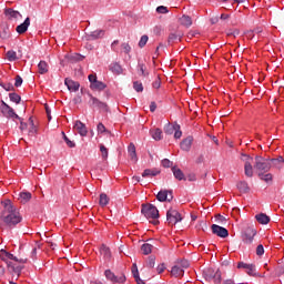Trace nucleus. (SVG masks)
<instances>
[{
  "label": "nucleus",
  "instance_id": "473e14b6",
  "mask_svg": "<svg viewBox=\"0 0 284 284\" xmlns=\"http://www.w3.org/2000/svg\"><path fill=\"white\" fill-rule=\"evenodd\" d=\"M132 274L133 278L138 284H145V282H143V280H141V277L139 276V268L136 267V264H133L132 266Z\"/></svg>",
  "mask_w": 284,
  "mask_h": 284
},
{
  "label": "nucleus",
  "instance_id": "5fc2aeb1",
  "mask_svg": "<svg viewBox=\"0 0 284 284\" xmlns=\"http://www.w3.org/2000/svg\"><path fill=\"white\" fill-rule=\"evenodd\" d=\"M1 39H10V29L6 28L3 32L0 34Z\"/></svg>",
  "mask_w": 284,
  "mask_h": 284
},
{
  "label": "nucleus",
  "instance_id": "052dcab7",
  "mask_svg": "<svg viewBox=\"0 0 284 284\" xmlns=\"http://www.w3.org/2000/svg\"><path fill=\"white\" fill-rule=\"evenodd\" d=\"M156 272H158V274H163L165 272V264H160L156 267Z\"/></svg>",
  "mask_w": 284,
  "mask_h": 284
},
{
  "label": "nucleus",
  "instance_id": "e433bc0d",
  "mask_svg": "<svg viewBox=\"0 0 284 284\" xmlns=\"http://www.w3.org/2000/svg\"><path fill=\"white\" fill-rule=\"evenodd\" d=\"M153 245L150 244V243H144L142 246H141V251L142 253L148 256V254H152V250H153Z\"/></svg>",
  "mask_w": 284,
  "mask_h": 284
},
{
  "label": "nucleus",
  "instance_id": "bb28decb",
  "mask_svg": "<svg viewBox=\"0 0 284 284\" xmlns=\"http://www.w3.org/2000/svg\"><path fill=\"white\" fill-rule=\"evenodd\" d=\"M173 176L178 179V181H185V174H183V171L181 169L173 166L172 169Z\"/></svg>",
  "mask_w": 284,
  "mask_h": 284
},
{
  "label": "nucleus",
  "instance_id": "0e129e2a",
  "mask_svg": "<svg viewBox=\"0 0 284 284\" xmlns=\"http://www.w3.org/2000/svg\"><path fill=\"white\" fill-rule=\"evenodd\" d=\"M182 135H183V132H181V130L176 129L174 131V139H181Z\"/></svg>",
  "mask_w": 284,
  "mask_h": 284
},
{
  "label": "nucleus",
  "instance_id": "c03bdc74",
  "mask_svg": "<svg viewBox=\"0 0 284 284\" xmlns=\"http://www.w3.org/2000/svg\"><path fill=\"white\" fill-rule=\"evenodd\" d=\"M100 152L102 154L103 161H108V148H105L103 144H100Z\"/></svg>",
  "mask_w": 284,
  "mask_h": 284
},
{
  "label": "nucleus",
  "instance_id": "69168bd1",
  "mask_svg": "<svg viewBox=\"0 0 284 284\" xmlns=\"http://www.w3.org/2000/svg\"><path fill=\"white\" fill-rule=\"evenodd\" d=\"M215 219H216V221H219V223H225V216H223V215H221V214H217L216 216H215Z\"/></svg>",
  "mask_w": 284,
  "mask_h": 284
},
{
  "label": "nucleus",
  "instance_id": "a18cd8bd",
  "mask_svg": "<svg viewBox=\"0 0 284 284\" xmlns=\"http://www.w3.org/2000/svg\"><path fill=\"white\" fill-rule=\"evenodd\" d=\"M149 39L150 38L148 36H142L139 41V48H145V45H148Z\"/></svg>",
  "mask_w": 284,
  "mask_h": 284
},
{
  "label": "nucleus",
  "instance_id": "a19ab883",
  "mask_svg": "<svg viewBox=\"0 0 284 284\" xmlns=\"http://www.w3.org/2000/svg\"><path fill=\"white\" fill-rule=\"evenodd\" d=\"M7 59L8 61H18L19 57H17L16 51L10 50L7 52Z\"/></svg>",
  "mask_w": 284,
  "mask_h": 284
},
{
  "label": "nucleus",
  "instance_id": "e2e57ef3",
  "mask_svg": "<svg viewBox=\"0 0 284 284\" xmlns=\"http://www.w3.org/2000/svg\"><path fill=\"white\" fill-rule=\"evenodd\" d=\"M153 88H155V90H159V88H161V79H156L154 82H153Z\"/></svg>",
  "mask_w": 284,
  "mask_h": 284
},
{
  "label": "nucleus",
  "instance_id": "9b49d317",
  "mask_svg": "<svg viewBox=\"0 0 284 284\" xmlns=\"http://www.w3.org/2000/svg\"><path fill=\"white\" fill-rule=\"evenodd\" d=\"M89 105L90 108H97L98 110H104V112H108V104L105 102H101V100L93 95H90Z\"/></svg>",
  "mask_w": 284,
  "mask_h": 284
},
{
  "label": "nucleus",
  "instance_id": "39448f33",
  "mask_svg": "<svg viewBox=\"0 0 284 284\" xmlns=\"http://www.w3.org/2000/svg\"><path fill=\"white\" fill-rule=\"evenodd\" d=\"M0 112L6 119H18V121H21V116L14 112V109L3 101H1Z\"/></svg>",
  "mask_w": 284,
  "mask_h": 284
},
{
  "label": "nucleus",
  "instance_id": "f8f14e48",
  "mask_svg": "<svg viewBox=\"0 0 284 284\" xmlns=\"http://www.w3.org/2000/svg\"><path fill=\"white\" fill-rule=\"evenodd\" d=\"M211 230H212L213 234H215L216 236H220V239H227L230 236V232L227 231V229H225L223 226L213 224L211 226Z\"/></svg>",
  "mask_w": 284,
  "mask_h": 284
},
{
  "label": "nucleus",
  "instance_id": "6e6552de",
  "mask_svg": "<svg viewBox=\"0 0 284 284\" xmlns=\"http://www.w3.org/2000/svg\"><path fill=\"white\" fill-rule=\"evenodd\" d=\"M166 221L169 225H176V223H181L183 221V216H181V213L174 209H170L166 212Z\"/></svg>",
  "mask_w": 284,
  "mask_h": 284
},
{
  "label": "nucleus",
  "instance_id": "4d7b16f0",
  "mask_svg": "<svg viewBox=\"0 0 284 284\" xmlns=\"http://www.w3.org/2000/svg\"><path fill=\"white\" fill-rule=\"evenodd\" d=\"M146 68L145 64H139V72L142 77H148V73L145 72Z\"/></svg>",
  "mask_w": 284,
  "mask_h": 284
},
{
  "label": "nucleus",
  "instance_id": "20e7f679",
  "mask_svg": "<svg viewBox=\"0 0 284 284\" xmlns=\"http://www.w3.org/2000/svg\"><path fill=\"white\" fill-rule=\"evenodd\" d=\"M142 214H144L145 219H153V224L156 225L159 221V209L153 204H142Z\"/></svg>",
  "mask_w": 284,
  "mask_h": 284
},
{
  "label": "nucleus",
  "instance_id": "c756f323",
  "mask_svg": "<svg viewBox=\"0 0 284 284\" xmlns=\"http://www.w3.org/2000/svg\"><path fill=\"white\" fill-rule=\"evenodd\" d=\"M237 190L242 192V194H247L250 192V184L245 181H241L237 183Z\"/></svg>",
  "mask_w": 284,
  "mask_h": 284
},
{
  "label": "nucleus",
  "instance_id": "9d476101",
  "mask_svg": "<svg viewBox=\"0 0 284 284\" xmlns=\"http://www.w3.org/2000/svg\"><path fill=\"white\" fill-rule=\"evenodd\" d=\"M104 276L108 281H111V283H125L124 274L116 276L113 272H111L110 270H106L104 271Z\"/></svg>",
  "mask_w": 284,
  "mask_h": 284
},
{
  "label": "nucleus",
  "instance_id": "338daca9",
  "mask_svg": "<svg viewBox=\"0 0 284 284\" xmlns=\"http://www.w3.org/2000/svg\"><path fill=\"white\" fill-rule=\"evenodd\" d=\"M89 81H90L91 85H93L94 82L98 81V80H97V75L90 74V75H89Z\"/></svg>",
  "mask_w": 284,
  "mask_h": 284
},
{
  "label": "nucleus",
  "instance_id": "49530a36",
  "mask_svg": "<svg viewBox=\"0 0 284 284\" xmlns=\"http://www.w3.org/2000/svg\"><path fill=\"white\" fill-rule=\"evenodd\" d=\"M227 37H239L241 31L239 29H229L226 31Z\"/></svg>",
  "mask_w": 284,
  "mask_h": 284
},
{
  "label": "nucleus",
  "instance_id": "864d4df0",
  "mask_svg": "<svg viewBox=\"0 0 284 284\" xmlns=\"http://www.w3.org/2000/svg\"><path fill=\"white\" fill-rule=\"evenodd\" d=\"M22 83H23V78H21V75H17L14 87L16 88H21Z\"/></svg>",
  "mask_w": 284,
  "mask_h": 284
},
{
  "label": "nucleus",
  "instance_id": "393cba45",
  "mask_svg": "<svg viewBox=\"0 0 284 284\" xmlns=\"http://www.w3.org/2000/svg\"><path fill=\"white\" fill-rule=\"evenodd\" d=\"M181 126H179V124H171V123H168L166 125H164V132L165 134H169V135H172L174 134V132H176V130H180Z\"/></svg>",
  "mask_w": 284,
  "mask_h": 284
},
{
  "label": "nucleus",
  "instance_id": "603ef678",
  "mask_svg": "<svg viewBox=\"0 0 284 284\" xmlns=\"http://www.w3.org/2000/svg\"><path fill=\"white\" fill-rule=\"evenodd\" d=\"M256 254L257 256H263L265 254V248L263 247V244L257 245Z\"/></svg>",
  "mask_w": 284,
  "mask_h": 284
},
{
  "label": "nucleus",
  "instance_id": "6ab92c4d",
  "mask_svg": "<svg viewBox=\"0 0 284 284\" xmlns=\"http://www.w3.org/2000/svg\"><path fill=\"white\" fill-rule=\"evenodd\" d=\"M193 141L194 138L192 136H187L186 139H184L180 144L181 150H183L184 152H190Z\"/></svg>",
  "mask_w": 284,
  "mask_h": 284
},
{
  "label": "nucleus",
  "instance_id": "f704fd0d",
  "mask_svg": "<svg viewBox=\"0 0 284 284\" xmlns=\"http://www.w3.org/2000/svg\"><path fill=\"white\" fill-rule=\"evenodd\" d=\"M106 85L105 83L99 81V80H95L93 82V84H91V90H98V91H101V90H105Z\"/></svg>",
  "mask_w": 284,
  "mask_h": 284
},
{
  "label": "nucleus",
  "instance_id": "a878e982",
  "mask_svg": "<svg viewBox=\"0 0 284 284\" xmlns=\"http://www.w3.org/2000/svg\"><path fill=\"white\" fill-rule=\"evenodd\" d=\"M255 219L261 225H267V223H270V216H267V214L265 213H260L255 215Z\"/></svg>",
  "mask_w": 284,
  "mask_h": 284
},
{
  "label": "nucleus",
  "instance_id": "6e6d98bb",
  "mask_svg": "<svg viewBox=\"0 0 284 284\" xmlns=\"http://www.w3.org/2000/svg\"><path fill=\"white\" fill-rule=\"evenodd\" d=\"M31 124V130H29V134H37V126H34V121H32V118L29 119Z\"/></svg>",
  "mask_w": 284,
  "mask_h": 284
},
{
  "label": "nucleus",
  "instance_id": "cd10ccee",
  "mask_svg": "<svg viewBox=\"0 0 284 284\" xmlns=\"http://www.w3.org/2000/svg\"><path fill=\"white\" fill-rule=\"evenodd\" d=\"M158 174H161V171L156 169H145L142 173L143 179H148V176H158Z\"/></svg>",
  "mask_w": 284,
  "mask_h": 284
},
{
  "label": "nucleus",
  "instance_id": "423d86ee",
  "mask_svg": "<svg viewBox=\"0 0 284 284\" xmlns=\"http://www.w3.org/2000/svg\"><path fill=\"white\" fill-rule=\"evenodd\" d=\"M1 258L2 261H4V263H7L8 267H10L12 270V272H14V274H17L19 276V274H21V267L17 266L14 267V265L12 264V258H14V255L7 252L6 250L1 251Z\"/></svg>",
  "mask_w": 284,
  "mask_h": 284
},
{
  "label": "nucleus",
  "instance_id": "4468645a",
  "mask_svg": "<svg viewBox=\"0 0 284 284\" xmlns=\"http://www.w3.org/2000/svg\"><path fill=\"white\" fill-rule=\"evenodd\" d=\"M158 201H160L161 203L168 201L170 203V201H172V199H174V195H172V191L169 190H162L158 193L156 195Z\"/></svg>",
  "mask_w": 284,
  "mask_h": 284
},
{
  "label": "nucleus",
  "instance_id": "58836bf2",
  "mask_svg": "<svg viewBox=\"0 0 284 284\" xmlns=\"http://www.w3.org/2000/svg\"><path fill=\"white\" fill-rule=\"evenodd\" d=\"M258 179H261V181H265V183H270V181H272L273 176H272V173H263V172H260L257 174Z\"/></svg>",
  "mask_w": 284,
  "mask_h": 284
},
{
  "label": "nucleus",
  "instance_id": "de8ad7c7",
  "mask_svg": "<svg viewBox=\"0 0 284 284\" xmlns=\"http://www.w3.org/2000/svg\"><path fill=\"white\" fill-rule=\"evenodd\" d=\"M1 88H3V90H6L7 92H12V90H14V85H12V83L7 82V83H0Z\"/></svg>",
  "mask_w": 284,
  "mask_h": 284
},
{
  "label": "nucleus",
  "instance_id": "0eeeda50",
  "mask_svg": "<svg viewBox=\"0 0 284 284\" xmlns=\"http://www.w3.org/2000/svg\"><path fill=\"white\" fill-rule=\"evenodd\" d=\"M242 159L245 162L244 174L245 176H248V179H252L254 176V166H252V163H254V158L247 154H242Z\"/></svg>",
  "mask_w": 284,
  "mask_h": 284
},
{
  "label": "nucleus",
  "instance_id": "774afa93",
  "mask_svg": "<svg viewBox=\"0 0 284 284\" xmlns=\"http://www.w3.org/2000/svg\"><path fill=\"white\" fill-rule=\"evenodd\" d=\"M150 112H156V102H151Z\"/></svg>",
  "mask_w": 284,
  "mask_h": 284
},
{
  "label": "nucleus",
  "instance_id": "f3484780",
  "mask_svg": "<svg viewBox=\"0 0 284 284\" xmlns=\"http://www.w3.org/2000/svg\"><path fill=\"white\" fill-rule=\"evenodd\" d=\"M64 85H67V88H68V90H70V92H78V90L80 88L79 82H77L70 78H67L64 80Z\"/></svg>",
  "mask_w": 284,
  "mask_h": 284
},
{
  "label": "nucleus",
  "instance_id": "79ce46f5",
  "mask_svg": "<svg viewBox=\"0 0 284 284\" xmlns=\"http://www.w3.org/2000/svg\"><path fill=\"white\" fill-rule=\"evenodd\" d=\"M62 136L68 145V148H77V143L70 140L68 135H65V132H62Z\"/></svg>",
  "mask_w": 284,
  "mask_h": 284
},
{
  "label": "nucleus",
  "instance_id": "37998d69",
  "mask_svg": "<svg viewBox=\"0 0 284 284\" xmlns=\"http://www.w3.org/2000/svg\"><path fill=\"white\" fill-rule=\"evenodd\" d=\"M9 99L12 101V103H21V95L17 93H10Z\"/></svg>",
  "mask_w": 284,
  "mask_h": 284
},
{
  "label": "nucleus",
  "instance_id": "72a5a7b5",
  "mask_svg": "<svg viewBox=\"0 0 284 284\" xmlns=\"http://www.w3.org/2000/svg\"><path fill=\"white\" fill-rule=\"evenodd\" d=\"M100 254L104 256L106 261H110L112 253L110 252V247L102 245L100 248Z\"/></svg>",
  "mask_w": 284,
  "mask_h": 284
},
{
  "label": "nucleus",
  "instance_id": "13d9d810",
  "mask_svg": "<svg viewBox=\"0 0 284 284\" xmlns=\"http://www.w3.org/2000/svg\"><path fill=\"white\" fill-rule=\"evenodd\" d=\"M161 164L163 168H172V161L168 159L162 160Z\"/></svg>",
  "mask_w": 284,
  "mask_h": 284
},
{
  "label": "nucleus",
  "instance_id": "680f3d73",
  "mask_svg": "<svg viewBox=\"0 0 284 284\" xmlns=\"http://www.w3.org/2000/svg\"><path fill=\"white\" fill-rule=\"evenodd\" d=\"M98 132H99L100 134H103V132H106L105 125H103V123H99V124H98Z\"/></svg>",
  "mask_w": 284,
  "mask_h": 284
},
{
  "label": "nucleus",
  "instance_id": "f257e3e1",
  "mask_svg": "<svg viewBox=\"0 0 284 284\" xmlns=\"http://www.w3.org/2000/svg\"><path fill=\"white\" fill-rule=\"evenodd\" d=\"M0 220L3 221L7 227H9L10 230H14V226L19 225V223L23 221V216H21V213L19 212V210H17V206H14V204H12L10 200H7L4 202Z\"/></svg>",
  "mask_w": 284,
  "mask_h": 284
},
{
  "label": "nucleus",
  "instance_id": "7ed1b4c3",
  "mask_svg": "<svg viewBox=\"0 0 284 284\" xmlns=\"http://www.w3.org/2000/svg\"><path fill=\"white\" fill-rule=\"evenodd\" d=\"M254 169L257 172V175L262 173H267L272 170V164L270 163V159H265L263 156H255Z\"/></svg>",
  "mask_w": 284,
  "mask_h": 284
},
{
  "label": "nucleus",
  "instance_id": "4be33fe9",
  "mask_svg": "<svg viewBox=\"0 0 284 284\" xmlns=\"http://www.w3.org/2000/svg\"><path fill=\"white\" fill-rule=\"evenodd\" d=\"M128 152L131 161L136 163V161H139V158H136V146H134V143L129 144Z\"/></svg>",
  "mask_w": 284,
  "mask_h": 284
},
{
  "label": "nucleus",
  "instance_id": "5701e85b",
  "mask_svg": "<svg viewBox=\"0 0 284 284\" xmlns=\"http://www.w3.org/2000/svg\"><path fill=\"white\" fill-rule=\"evenodd\" d=\"M179 23H180V26H183L184 28H191V26H192V17L183 14L179 19Z\"/></svg>",
  "mask_w": 284,
  "mask_h": 284
},
{
  "label": "nucleus",
  "instance_id": "412c9836",
  "mask_svg": "<svg viewBox=\"0 0 284 284\" xmlns=\"http://www.w3.org/2000/svg\"><path fill=\"white\" fill-rule=\"evenodd\" d=\"M185 274V271L181 266H173L171 268V276H174V278H181Z\"/></svg>",
  "mask_w": 284,
  "mask_h": 284
},
{
  "label": "nucleus",
  "instance_id": "a211bd4d",
  "mask_svg": "<svg viewBox=\"0 0 284 284\" xmlns=\"http://www.w3.org/2000/svg\"><path fill=\"white\" fill-rule=\"evenodd\" d=\"M28 28H30V18H26L24 22L16 28V32H18V34H26Z\"/></svg>",
  "mask_w": 284,
  "mask_h": 284
},
{
  "label": "nucleus",
  "instance_id": "c85d7f7f",
  "mask_svg": "<svg viewBox=\"0 0 284 284\" xmlns=\"http://www.w3.org/2000/svg\"><path fill=\"white\" fill-rule=\"evenodd\" d=\"M150 133L154 141H161L163 139V131L161 129H153Z\"/></svg>",
  "mask_w": 284,
  "mask_h": 284
},
{
  "label": "nucleus",
  "instance_id": "4c0bfd02",
  "mask_svg": "<svg viewBox=\"0 0 284 284\" xmlns=\"http://www.w3.org/2000/svg\"><path fill=\"white\" fill-rule=\"evenodd\" d=\"M108 203H110V197L108 196V194L101 193L100 194V200H99L100 206L105 207V205H108Z\"/></svg>",
  "mask_w": 284,
  "mask_h": 284
},
{
  "label": "nucleus",
  "instance_id": "2f4dec72",
  "mask_svg": "<svg viewBox=\"0 0 284 284\" xmlns=\"http://www.w3.org/2000/svg\"><path fill=\"white\" fill-rule=\"evenodd\" d=\"M48 70H49L48 62L40 61L38 64L39 74H48Z\"/></svg>",
  "mask_w": 284,
  "mask_h": 284
},
{
  "label": "nucleus",
  "instance_id": "09e8293b",
  "mask_svg": "<svg viewBox=\"0 0 284 284\" xmlns=\"http://www.w3.org/2000/svg\"><path fill=\"white\" fill-rule=\"evenodd\" d=\"M121 48L123 52H125V54H130V52L132 51V47H130V44L125 42L121 44Z\"/></svg>",
  "mask_w": 284,
  "mask_h": 284
},
{
  "label": "nucleus",
  "instance_id": "3c124183",
  "mask_svg": "<svg viewBox=\"0 0 284 284\" xmlns=\"http://www.w3.org/2000/svg\"><path fill=\"white\" fill-rule=\"evenodd\" d=\"M156 12L159 13V14H168V7H165V6H160V7H158L156 8Z\"/></svg>",
  "mask_w": 284,
  "mask_h": 284
},
{
  "label": "nucleus",
  "instance_id": "1a4fd4ad",
  "mask_svg": "<svg viewBox=\"0 0 284 284\" xmlns=\"http://www.w3.org/2000/svg\"><path fill=\"white\" fill-rule=\"evenodd\" d=\"M256 236V229L254 226H248L244 230V233L242 235V241L246 244L252 243L254 241V237Z\"/></svg>",
  "mask_w": 284,
  "mask_h": 284
},
{
  "label": "nucleus",
  "instance_id": "b1692460",
  "mask_svg": "<svg viewBox=\"0 0 284 284\" xmlns=\"http://www.w3.org/2000/svg\"><path fill=\"white\" fill-rule=\"evenodd\" d=\"M283 156H278L276 159H270L271 168H276V170H281L283 168Z\"/></svg>",
  "mask_w": 284,
  "mask_h": 284
},
{
  "label": "nucleus",
  "instance_id": "7c9ffc66",
  "mask_svg": "<svg viewBox=\"0 0 284 284\" xmlns=\"http://www.w3.org/2000/svg\"><path fill=\"white\" fill-rule=\"evenodd\" d=\"M109 70L113 72V74H122L123 73V68H121V64L113 62L110 64Z\"/></svg>",
  "mask_w": 284,
  "mask_h": 284
},
{
  "label": "nucleus",
  "instance_id": "8fccbe9b",
  "mask_svg": "<svg viewBox=\"0 0 284 284\" xmlns=\"http://www.w3.org/2000/svg\"><path fill=\"white\" fill-rule=\"evenodd\" d=\"M133 88H134V91L135 92H141L143 90V83L139 82V81H135L133 83Z\"/></svg>",
  "mask_w": 284,
  "mask_h": 284
},
{
  "label": "nucleus",
  "instance_id": "ea45409f",
  "mask_svg": "<svg viewBox=\"0 0 284 284\" xmlns=\"http://www.w3.org/2000/svg\"><path fill=\"white\" fill-rule=\"evenodd\" d=\"M180 38H181V36H179L176 33H170L169 39H168L169 45H172V43H176V41H179Z\"/></svg>",
  "mask_w": 284,
  "mask_h": 284
},
{
  "label": "nucleus",
  "instance_id": "c9c22d12",
  "mask_svg": "<svg viewBox=\"0 0 284 284\" xmlns=\"http://www.w3.org/2000/svg\"><path fill=\"white\" fill-rule=\"evenodd\" d=\"M20 201L21 203L26 204L32 199V193L30 192H21L20 193Z\"/></svg>",
  "mask_w": 284,
  "mask_h": 284
},
{
  "label": "nucleus",
  "instance_id": "2eb2a0df",
  "mask_svg": "<svg viewBox=\"0 0 284 284\" xmlns=\"http://www.w3.org/2000/svg\"><path fill=\"white\" fill-rule=\"evenodd\" d=\"M73 129L80 134V136H88V126L80 120L75 121Z\"/></svg>",
  "mask_w": 284,
  "mask_h": 284
},
{
  "label": "nucleus",
  "instance_id": "dca6fc26",
  "mask_svg": "<svg viewBox=\"0 0 284 284\" xmlns=\"http://www.w3.org/2000/svg\"><path fill=\"white\" fill-rule=\"evenodd\" d=\"M104 34H105L104 30L91 31L89 34H87V41H97V39H102Z\"/></svg>",
  "mask_w": 284,
  "mask_h": 284
},
{
  "label": "nucleus",
  "instance_id": "bf43d9fd",
  "mask_svg": "<svg viewBox=\"0 0 284 284\" xmlns=\"http://www.w3.org/2000/svg\"><path fill=\"white\" fill-rule=\"evenodd\" d=\"M155 262H156V258L149 257L148 267L154 268Z\"/></svg>",
  "mask_w": 284,
  "mask_h": 284
},
{
  "label": "nucleus",
  "instance_id": "ddd939ff",
  "mask_svg": "<svg viewBox=\"0 0 284 284\" xmlns=\"http://www.w3.org/2000/svg\"><path fill=\"white\" fill-rule=\"evenodd\" d=\"M237 268L245 270V272H246V274H248V276H254V274H256V265H254V264L239 262Z\"/></svg>",
  "mask_w": 284,
  "mask_h": 284
},
{
  "label": "nucleus",
  "instance_id": "aec40b11",
  "mask_svg": "<svg viewBox=\"0 0 284 284\" xmlns=\"http://www.w3.org/2000/svg\"><path fill=\"white\" fill-rule=\"evenodd\" d=\"M4 14H6V17H9V19H14V20H17L19 18L21 19V17H23V16H21V12L17 11L12 8L6 9Z\"/></svg>",
  "mask_w": 284,
  "mask_h": 284
},
{
  "label": "nucleus",
  "instance_id": "f03ea898",
  "mask_svg": "<svg viewBox=\"0 0 284 284\" xmlns=\"http://www.w3.org/2000/svg\"><path fill=\"white\" fill-rule=\"evenodd\" d=\"M223 274L221 273V270H214L212 267H207V268H204L203 271V278H205V281H209L212 282L214 284H221L222 281H223Z\"/></svg>",
  "mask_w": 284,
  "mask_h": 284
}]
</instances>
